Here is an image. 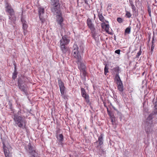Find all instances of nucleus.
Here are the masks:
<instances>
[{"mask_svg": "<svg viewBox=\"0 0 157 157\" xmlns=\"http://www.w3.org/2000/svg\"><path fill=\"white\" fill-rule=\"evenodd\" d=\"M109 67L107 64H106L105 65L104 68V74L105 75H106L109 72Z\"/></svg>", "mask_w": 157, "mask_h": 157, "instance_id": "nucleus-29", "label": "nucleus"}, {"mask_svg": "<svg viewBox=\"0 0 157 157\" xmlns=\"http://www.w3.org/2000/svg\"><path fill=\"white\" fill-rule=\"evenodd\" d=\"M120 78L119 76V75H118V74H116L115 76V78H114V80L115 81H116Z\"/></svg>", "mask_w": 157, "mask_h": 157, "instance_id": "nucleus-38", "label": "nucleus"}, {"mask_svg": "<svg viewBox=\"0 0 157 157\" xmlns=\"http://www.w3.org/2000/svg\"><path fill=\"white\" fill-rule=\"evenodd\" d=\"M86 72L85 70H83L82 71V72H80V77L82 79H86Z\"/></svg>", "mask_w": 157, "mask_h": 157, "instance_id": "nucleus-22", "label": "nucleus"}, {"mask_svg": "<svg viewBox=\"0 0 157 157\" xmlns=\"http://www.w3.org/2000/svg\"><path fill=\"white\" fill-rule=\"evenodd\" d=\"M114 71L116 73V74H119V67H115L113 68Z\"/></svg>", "mask_w": 157, "mask_h": 157, "instance_id": "nucleus-33", "label": "nucleus"}, {"mask_svg": "<svg viewBox=\"0 0 157 157\" xmlns=\"http://www.w3.org/2000/svg\"><path fill=\"white\" fill-rule=\"evenodd\" d=\"M25 78L23 77L19 78L17 82V86L21 91L23 92L25 94L27 95L28 94L27 92L26 86L25 84Z\"/></svg>", "mask_w": 157, "mask_h": 157, "instance_id": "nucleus-5", "label": "nucleus"}, {"mask_svg": "<svg viewBox=\"0 0 157 157\" xmlns=\"http://www.w3.org/2000/svg\"><path fill=\"white\" fill-rule=\"evenodd\" d=\"M17 72L16 66L15 65L14 70L13 73V74L12 78L13 79H15L17 77Z\"/></svg>", "mask_w": 157, "mask_h": 157, "instance_id": "nucleus-25", "label": "nucleus"}, {"mask_svg": "<svg viewBox=\"0 0 157 157\" xmlns=\"http://www.w3.org/2000/svg\"><path fill=\"white\" fill-rule=\"evenodd\" d=\"M120 52H121V50H120V49H118V50H116L115 51V53H117L118 54H120Z\"/></svg>", "mask_w": 157, "mask_h": 157, "instance_id": "nucleus-40", "label": "nucleus"}, {"mask_svg": "<svg viewBox=\"0 0 157 157\" xmlns=\"http://www.w3.org/2000/svg\"><path fill=\"white\" fill-rule=\"evenodd\" d=\"M44 12V10L43 8L40 7L38 8V13L39 16H41L43 14Z\"/></svg>", "mask_w": 157, "mask_h": 157, "instance_id": "nucleus-26", "label": "nucleus"}, {"mask_svg": "<svg viewBox=\"0 0 157 157\" xmlns=\"http://www.w3.org/2000/svg\"><path fill=\"white\" fill-rule=\"evenodd\" d=\"M3 149L5 157H6V156L10 155H11L10 154V151L9 150L8 148L4 144H3Z\"/></svg>", "mask_w": 157, "mask_h": 157, "instance_id": "nucleus-18", "label": "nucleus"}, {"mask_svg": "<svg viewBox=\"0 0 157 157\" xmlns=\"http://www.w3.org/2000/svg\"><path fill=\"white\" fill-rule=\"evenodd\" d=\"M60 49L63 54H65L67 52H70V50L69 48L66 46H60Z\"/></svg>", "mask_w": 157, "mask_h": 157, "instance_id": "nucleus-17", "label": "nucleus"}, {"mask_svg": "<svg viewBox=\"0 0 157 157\" xmlns=\"http://www.w3.org/2000/svg\"><path fill=\"white\" fill-rule=\"evenodd\" d=\"M141 46L140 48V50L139 52L137 53L136 55V58H138L141 55Z\"/></svg>", "mask_w": 157, "mask_h": 157, "instance_id": "nucleus-30", "label": "nucleus"}, {"mask_svg": "<svg viewBox=\"0 0 157 157\" xmlns=\"http://www.w3.org/2000/svg\"><path fill=\"white\" fill-rule=\"evenodd\" d=\"M110 118L112 124H114L115 121V118L114 116L110 117Z\"/></svg>", "mask_w": 157, "mask_h": 157, "instance_id": "nucleus-35", "label": "nucleus"}, {"mask_svg": "<svg viewBox=\"0 0 157 157\" xmlns=\"http://www.w3.org/2000/svg\"><path fill=\"white\" fill-rule=\"evenodd\" d=\"M103 136L104 135L103 134L101 133L100 136L98 137V140L96 142V143L97 142H99V144L97 146V147H99L100 146L103 144Z\"/></svg>", "mask_w": 157, "mask_h": 157, "instance_id": "nucleus-15", "label": "nucleus"}, {"mask_svg": "<svg viewBox=\"0 0 157 157\" xmlns=\"http://www.w3.org/2000/svg\"><path fill=\"white\" fill-rule=\"evenodd\" d=\"M117 21L119 23H121L123 22V20L121 18L118 17L117 18Z\"/></svg>", "mask_w": 157, "mask_h": 157, "instance_id": "nucleus-39", "label": "nucleus"}, {"mask_svg": "<svg viewBox=\"0 0 157 157\" xmlns=\"http://www.w3.org/2000/svg\"><path fill=\"white\" fill-rule=\"evenodd\" d=\"M6 10L9 14V22L12 25L13 24H15L16 20V17L15 16V12L11 6L8 3L6 4Z\"/></svg>", "mask_w": 157, "mask_h": 157, "instance_id": "nucleus-3", "label": "nucleus"}, {"mask_svg": "<svg viewBox=\"0 0 157 157\" xmlns=\"http://www.w3.org/2000/svg\"><path fill=\"white\" fill-rule=\"evenodd\" d=\"M151 12H148L149 15V16L150 17H151Z\"/></svg>", "mask_w": 157, "mask_h": 157, "instance_id": "nucleus-47", "label": "nucleus"}, {"mask_svg": "<svg viewBox=\"0 0 157 157\" xmlns=\"http://www.w3.org/2000/svg\"><path fill=\"white\" fill-rule=\"evenodd\" d=\"M108 114L109 115V116L110 117H113V116H114L113 114H112V113H111L110 112H109L108 113Z\"/></svg>", "mask_w": 157, "mask_h": 157, "instance_id": "nucleus-43", "label": "nucleus"}, {"mask_svg": "<svg viewBox=\"0 0 157 157\" xmlns=\"http://www.w3.org/2000/svg\"><path fill=\"white\" fill-rule=\"evenodd\" d=\"M154 126V125H145V130L147 134L153 133Z\"/></svg>", "mask_w": 157, "mask_h": 157, "instance_id": "nucleus-12", "label": "nucleus"}, {"mask_svg": "<svg viewBox=\"0 0 157 157\" xmlns=\"http://www.w3.org/2000/svg\"><path fill=\"white\" fill-rule=\"evenodd\" d=\"M155 47V44H152L151 47V52H153L154 48Z\"/></svg>", "mask_w": 157, "mask_h": 157, "instance_id": "nucleus-41", "label": "nucleus"}, {"mask_svg": "<svg viewBox=\"0 0 157 157\" xmlns=\"http://www.w3.org/2000/svg\"><path fill=\"white\" fill-rule=\"evenodd\" d=\"M96 29L90 30L91 36L94 39L96 40V34L95 31Z\"/></svg>", "mask_w": 157, "mask_h": 157, "instance_id": "nucleus-27", "label": "nucleus"}, {"mask_svg": "<svg viewBox=\"0 0 157 157\" xmlns=\"http://www.w3.org/2000/svg\"><path fill=\"white\" fill-rule=\"evenodd\" d=\"M63 21V19L62 17H61L58 21V23L60 25L61 28L62 27V24Z\"/></svg>", "mask_w": 157, "mask_h": 157, "instance_id": "nucleus-31", "label": "nucleus"}, {"mask_svg": "<svg viewBox=\"0 0 157 157\" xmlns=\"http://www.w3.org/2000/svg\"><path fill=\"white\" fill-rule=\"evenodd\" d=\"M98 16L99 20L101 22H104L105 19L101 13H100V12H98Z\"/></svg>", "mask_w": 157, "mask_h": 157, "instance_id": "nucleus-24", "label": "nucleus"}, {"mask_svg": "<svg viewBox=\"0 0 157 157\" xmlns=\"http://www.w3.org/2000/svg\"><path fill=\"white\" fill-rule=\"evenodd\" d=\"M101 27L103 29H105V31L109 34L112 35V33L109 32V25L108 24H106L105 22L102 23L101 24Z\"/></svg>", "mask_w": 157, "mask_h": 157, "instance_id": "nucleus-14", "label": "nucleus"}, {"mask_svg": "<svg viewBox=\"0 0 157 157\" xmlns=\"http://www.w3.org/2000/svg\"><path fill=\"white\" fill-rule=\"evenodd\" d=\"M21 20L22 24V28L24 30V33H25L24 31L26 30L28 27L27 22L23 17H21Z\"/></svg>", "mask_w": 157, "mask_h": 157, "instance_id": "nucleus-16", "label": "nucleus"}, {"mask_svg": "<svg viewBox=\"0 0 157 157\" xmlns=\"http://www.w3.org/2000/svg\"><path fill=\"white\" fill-rule=\"evenodd\" d=\"M82 59L78 60H77L76 63L78 65V68L80 72H82V71L85 70L86 69V66L81 61Z\"/></svg>", "mask_w": 157, "mask_h": 157, "instance_id": "nucleus-11", "label": "nucleus"}, {"mask_svg": "<svg viewBox=\"0 0 157 157\" xmlns=\"http://www.w3.org/2000/svg\"><path fill=\"white\" fill-rule=\"evenodd\" d=\"M60 129L59 128H58L57 129V130L56 131V133L57 134L58 133H60Z\"/></svg>", "mask_w": 157, "mask_h": 157, "instance_id": "nucleus-45", "label": "nucleus"}, {"mask_svg": "<svg viewBox=\"0 0 157 157\" xmlns=\"http://www.w3.org/2000/svg\"><path fill=\"white\" fill-rule=\"evenodd\" d=\"M154 105L153 110L146 118L145 125H154L153 119L157 115V98Z\"/></svg>", "mask_w": 157, "mask_h": 157, "instance_id": "nucleus-2", "label": "nucleus"}, {"mask_svg": "<svg viewBox=\"0 0 157 157\" xmlns=\"http://www.w3.org/2000/svg\"><path fill=\"white\" fill-rule=\"evenodd\" d=\"M81 90L82 96L85 98L86 102L87 104L90 103L89 96L87 94L85 89L83 88H81Z\"/></svg>", "mask_w": 157, "mask_h": 157, "instance_id": "nucleus-9", "label": "nucleus"}, {"mask_svg": "<svg viewBox=\"0 0 157 157\" xmlns=\"http://www.w3.org/2000/svg\"><path fill=\"white\" fill-rule=\"evenodd\" d=\"M50 6L51 11L55 15L59 16L60 4L59 0H50Z\"/></svg>", "mask_w": 157, "mask_h": 157, "instance_id": "nucleus-1", "label": "nucleus"}, {"mask_svg": "<svg viewBox=\"0 0 157 157\" xmlns=\"http://www.w3.org/2000/svg\"><path fill=\"white\" fill-rule=\"evenodd\" d=\"M129 2L132 8V11L133 12H136V8L134 5L133 3V1L132 0H129Z\"/></svg>", "mask_w": 157, "mask_h": 157, "instance_id": "nucleus-23", "label": "nucleus"}, {"mask_svg": "<svg viewBox=\"0 0 157 157\" xmlns=\"http://www.w3.org/2000/svg\"><path fill=\"white\" fill-rule=\"evenodd\" d=\"M25 148L29 155H30V157H37L38 153L36 151L34 147L32 146L30 143L25 147Z\"/></svg>", "mask_w": 157, "mask_h": 157, "instance_id": "nucleus-6", "label": "nucleus"}, {"mask_svg": "<svg viewBox=\"0 0 157 157\" xmlns=\"http://www.w3.org/2000/svg\"><path fill=\"white\" fill-rule=\"evenodd\" d=\"M147 11L148 12H151V9L149 6H147Z\"/></svg>", "mask_w": 157, "mask_h": 157, "instance_id": "nucleus-44", "label": "nucleus"}, {"mask_svg": "<svg viewBox=\"0 0 157 157\" xmlns=\"http://www.w3.org/2000/svg\"><path fill=\"white\" fill-rule=\"evenodd\" d=\"M70 42V40L67 38V36L64 35L62 36V39L60 40V46H66Z\"/></svg>", "mask_w": 157, "mask_h": 157, "instance_id": "nucleus-8", "label": "nucleus"}, {"mask_svg": "<svg viewBox=\"0 0 157 157\" xmlns=\"http://www.w3.org/2000/svg\"><path fill=\"white\" fill-rule=\"evenodd\" d=\"M107 108V113H108L110 111H109V109H108V107L107 108Z\"/></svg>", "mask_w": 157, "mask_h": 157, "instance_id": "nucleus-48", "label": "nucleus"}, {"mask_svg": "<svg viewBox=\"0 0 157 157\" xmlns=\"http://www.w3.org/2000/svg\"><path fill=\"white\" fill-rule=\"evenodd\" d=\"M58 140V142L59 144L61 145L62 146L63 145V141L64 140L63 136L62 134H59V137H56Z\"/></svg>", "mask_w": 157, "mask_h": 157, "instance_id": "nucleus-19", "label": "nucleus"}, {"mask_svg": "<svg viewBox=\"0 0 157 157\" xmlns=\"http://www.w3.org/2000/svg\"><path fill=\"white\" fill-rule=\"evenodd\" d=\"M110 105L112 106V108L116 110L117 112V114L118 115V116L119 117V118L120 119V121H121V120L122 119L123 117V116L121 114V113L119 112L111 103L110 104Z\"/></svg>", "mask_w": 157, "mask_h": 157, "instance_id": "nucleus-20", "label": "nucleus"}, {"mask_svg": "<svg viewBox=\"0 0 157 157\" xmlns=\"http://www.w3.org/2000/svg\"><path fill=\"white\" fill-rule=\"evenodd\" d=\"M104 106H105V107L106 108H107V106H106V103H104Z\"/></svg>", "mask_w": 157, "mask_h": 157, "instance_id": "nucleus-49", "label": "nucleus"}, {"mask_svg": "<svg viewBox=\"0 0 157 157\" xmlns=\"http://www.w3.org/2000/svg\"><path fill=\"white\" fill-rule=\"evenodd\" d=\"M59 88L61 94L62 95L63 94L65 90V87L64 86V85H63L62 86H61L60 87H59Z\"/></svg>", "mask_w": 157, "mask_h": 157, "instance_id": "nucleus-32", "label": "nucleus"}, {"mask_svg": "<svg viewBox=\"0 0 157 157\" xmlns=\"http://www.w3.org/2000/svg\"><path fill=\"white\" fill-rule=\"evenodd\" d=\"M131 27L129 26L125 30L124 34H129L130 33L131 31Z\"/></svg>", "mask_w": 157, "mask_h": 157, "instance_id": "nucleus-28", "label": "nucleus"}, {"mask_svg": "<svg viewBox=\"0 0 157 157\" xmlns=\"http://www.w3.org/2000/svg\"><path fill=\"white\" fill-rule=\"evenodd\" d=\"M14 120L15 124L20 128H25V121L23 117L17 115L14 116Z\"/></svg>", "mask_w": 157, "mask_h": 157, "instance_id": "nucleus-4", "label": "nucleus"}, {"mask_svg": "<svg viewBox=\"0 0 157 157\" xmlns=\"http://www.w3.org/2000/svg\"><path fill=\"white\" fill-rule=\"evenodd\" d=\"M155 42V36H153L152 38V44H154Z\"/></svg>", "mask_w": 157, "mask_h": 157, "instance_id": "nucleus-42", "label": "nucleus"}, {"mask_svg": "<svg viewBox=\"0 0 157 157\" xmlns=\"http://www.w3.org/2000/svg\"><path fill=\"white\" fill-rule=\"evenodd\" d=\"M125 15L128 18H130L132 16L130 13L129 11H126Z\"/></svg>", "mask_w": 157, "mask_h": 157, "instance_id": "nucleus-34", "label": "nucleus"}, {"mask_svg": "<svg viewBox=\"0 0 157 157\" xmlns=\"http://www.w3.org/2000/svg\"><path fill=\"white\" fill-rule=\"evenodd\" d=\"M6 107L7 108L10 109L11 111L13 112H14V109H13L12 102L10 101H9L8 104L6 105Z\"/></svg>", "mask_w": 157, "mask_h": 157, "instance_id": "nucleus-21", "label": "nucleus"}, {"mask_svg": "<svg viewBox=\"0 0 157 157\" xmlns=\"http://www.w3.org/2000/svg\"><path fill=\"white\" fill-rule=\"evenodd\" d=\"M85 2V3L87 5H88V2L87 0H83Z\"/></svg>", "mask_w": 157, "mask_h": 157, "instance_id": "nucleus-46", "label": "nucleus"}, {"mask_svg": "<svg viewBox=\"0 0 157 157\" xmlns=\"http://www.w3.org/2000/svg\"><path fill=\"white\" fill-rule=\"evenodd\" d=\"M72 55L76 60L82 59V57L78 51V47L76 44H74L73 46Z\"/></svg>", "mask_w": 157, "mask_h": 157, "instance_id": "nucleus-7", "label": "nucleus"}, {"mask_svg": "<svg viewBox=\"0 0 157 157\" xmlns=\"http://www.w3.org/2000/svg\"><path fill=\"white\" fill-rule=\"evenodd\" d=\"M40 21L41 23H44L45 21V19L43 17L41 16H39Z\"/></svg>", "mask_w": 157, "mask_h": 157, "instance_id": "nucleus-37", "label": "nucleus"}, {"mask_svg": "<svg viewBox=\"0 0 157 157\" xmlns=\"http://www.w3.org/2000/svg\"><path fill=\"white\" fill-rule=\"evenodd\" d=\"M105 21L106 23H108V21Z\"/></svg>", "mask_w": 157, "mask_h": 157, "instance_id": "nucleus-51", "label": "nucleus"}, {"mask_svg": "<svg viewBox=\"0 0 157 157\" xmlns=\"http://www.w3.org/2000/svg\"><path fill=\"white\" fill-rule=\"evenodd\" d=\"M86 23L88 27L90 30L96 29L94 25L92 22V20L89 17L86 20Z\"/></svg>", "mask_w": 157, "mask_h": 157, "instance_id": "nucleus-13", "label": "nucleus"}, {"mask_svg": "<svg viewBox=\"0 0 157 157\" xmlns=\"http://www.w3.org/2000/svg\"><path fill=\"white\" fill-rule=\"evenodd\" d=\"M150 36L149 38V40H148V42H149L150 41Z\"/></svg>", "mask_w": 157, "mask_h": 157, "instance_id": "nucleus-50", "label": "nucleus"}, {"mask_svg": "<svg viewBox=\"0 0 157 157\" xmlns=\"http://www.w3.org/2000/svg\"><path fill=\"white\" fill-rule=\"evenodd\" d=\"M116 84L117 85V88L118 90L120 92H122L124 90V86L120 78L117 80Z\"/></svg>", "mask_w": 157, "mask_h": 157, "instance_id": "nucleus-10", "label": "nucleus"}, {"mask_svg": "<svg viewBox=\"0 0 157 157\" xmlns=\"http://www.w3.org/2000/svg\"><path fill=\"white\" fill-rule=\"evenodd\" d=\"M58 83L59 87L64 85V83L60 79H59L58 81Z\"/></svg>", "mask_w": 157, "mask_h": 157, "instance_id": "nucleus-36", "label": "nucleus"}]
</instances>
